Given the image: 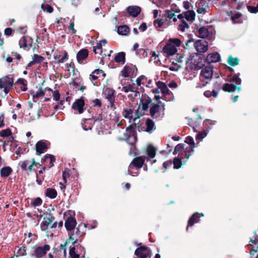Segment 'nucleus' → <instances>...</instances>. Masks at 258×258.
<instances>
[{"instance_id":"obj_22","label":"nucleus","mask_w":258,"mask_h":258,"mask_svg":"<svg viewBox=\"0 0 258 258\" xmlns=\"http://www.w3.org/2000/svg\"><path fill=\"white\" fill-rule=\"evenodd\" d=\"M138 69L136 66H134L132 67H131L130 66H125L123 69V70L121 71V76L124 78H126L129 77L130 74L131 73L132 74V75L134 74V72L136 71L137 72Z\"/></svg>"},{"instance_id":"obj_32","label":"nucleus","mask_w":258,"mask_h":258,"mask_svg":"<svg viewBox=\"0 0 258 258\" xmlns=\"http://www.w3.org/2000/svg\"><path fill=\"white\" fill-rule=\"evenodd\" d=\"M156 151L157 149L151 145H148L146 149V153L150 158H153L155 156Z\"/></svg>"},{"instance_id":"obj_34","label":"nucleus","mask_w":258,"mask_h":258,"mask_svg":"<svg viewBox=\"0 0 258 258\" xmlns=\"http://www.w3.org/2000/svg\"><path fill=\"white\" fill-rule=\"evenodd\" d=\"M123 90L125 93H127L128 92L136 93L135 96H137V94H139V92L138 91L139 89L138 87L135 86L134 84H130L127 86L123 87Z\"/></svg>"},{"instance_id":"obj_12","label":"nucleus","mask_w":258,"mask_h":258,"mask_svg":"<svg viewBox=\"0 0 258 258\" xmlns=\"http://www.w3.org/2000/svg\"><path fill=\"white\" fill-rule=\"evenodd\" d=\"M194 47L198 52L203 53L208 49V42L204 40H198L194 42Z\"/></svg>"},{"instance_id":"obj_44","label":"nucleus","mask_w":258,"mask_h":258,"mask_svg":"<svg viewBox=\"0 0 258 258\" xmlns=\"http://www.w3.org/2000/svg\"><path fill=\"white\" fill-rule=\"evenodd\" d=\"M241 14L239 13H237L231 16V20L234 24L241 23L242 21L241 19Z\"/></svg>"},{"instance_id":"obj_30","label":"nucleus","mask_w":258,"mask_h":258,"mask_svg":"<svg viewBox=\"0 0 258 258\" xmlns=\"http://www.w3.org/2000/svg\"><path fill=\"white\" fill-rule=\"evenodd\" d=\"M208 6L207 3L205 1H201L199 4L197 12L199 14H205L207 12Z\"/></svg>"},{"instance_id":"obj_14","label":"nucleus","mask_w":258,"mask_h":258,"mask_svg":"<svg viewBox=\"0 0 258 258\" xmlns=\"http://www.w3.org/2000/svg\"><path fill=\"white\" fill-rule=\"evenodd\" d=\"M83 250L84 254H85L84 248L80 244H73V246H70L69 250V254L71 258H79L80 253L78 250Z\"/></svg>"},{"instance_id":"obj_27","label":"nucleus","mask_w":258,"mask_h":258,"mask_svg":"<svg viewBox=\"0 0 258 258\" xmlns=\"http://www.w3.org/2000/svg\"><path fill=\"white\" fill-rule=\"evenodd\" d=\"M89 51L87 49H81L77 54V59L79 62L86 59L88 56Z\"/></svg>"},{"instance_id":"obj_43","label":"nucleus","mask_w":258,"mask_h":258,"mask_svg":"<svg viewBox=\"0 0 258 258\" xmlns=\"http://www.w3.org/2000/svg\"><path fill=\"white\" fill-rule=\"evenodd\" d=\"M40 114H27L25 117V119L28 122L39 119Z\"/></svg>"},{"instance_id":"obj_29","label":"nucleus","mask_w":258,"mask_h":258,"mask_svg":"<svg viewBox=\"0 0 258 258\" xmlns=\"http://www.w3.org/2000/svg\"><path fill=\"white\" fill-rule=\"evenodd\" d=\"M101 74H102L103 78L106 76V74L103 70L100 69H96L90 75V78L92 81H95L98 79Z\"/></svg>"},{"instance_id":"obj_64","label":"nucleus","mask_w":258,"mask_h":258,"mask_svg":"<svg viewBox=\"0 0 258 258\" xmlns=\"http://www.w3.org/2000/svg\"><path fill=\"white\" fill-rule=\"evenodd\" d=\"M144 80H147V78L144 75L140 76L136 80L137 85L138 86H141L142 84V81H144Z\"/></svg>"},{"instance_id":"obj_61","label":"nucleus","mask_w":258,"mask_h":258,"mask_svg":"<svg viewBox=\"0 0 258 258\" xmlns=\"http://www.w3.org/2000/svg\"><path fill=\"white\" fill-rule=\"evenodd\" d=\"M247 8L251 13L255 14L258 12V4L256 7L248 6Z\"/></svg>"},{"instance_id":"obj_41","label":"nucleus","mask_w":258,"mask_h":258,"mask_svg":"<svg viewBox=\"0 0 258 258\" xmlns=\"http://www.w3.org/2000/svg\"><path fill=\"white\" fill-rule=\"evenodd\" d=\"M146 125L147 126V128L145 130L146 132H151L155 129L154 122L150 119L147 120Z\"/></svg>"},{"instance_id":"obj_16","label":"nucleus","mask_w":258,"mask_h":258,"mask_svg":"<svg viewBox=\"0 0 258 258\" xmlns=\"http://www.w3.org/2000/svg\"><path fill=\"white\" fill-rule=\"evenodd\" d=\"M196 14L193 11H187L178 15L179 19H185L187 21L191 23L195 19Z\"/></svg>"},{"instance_id":"obj_50","label":"nucleus","mask_w":258,"mask_h":258,"mask_svg":"<svg viewBox=\"0 0 258 258\" xmlns=\"http://www.w3.org/2000/svg\"><path fill=\"white\" fill-rule=\"evenodd\" d=\"M185 150L184 145L182 144H178L175 147L173 154L176 155L177 153H180Z\"/></svg>"},{"instance_id":"obj_48","label":"nucleus","mask_w":258,"mask_h":258,"mask_svg":"<svg viewBox=\"0 0 258 258\" xmlns=\"http://www.w3.org/2000/svg\"><path fill=\"white\" fill-rule=\"evenodd\" d=\"M240 73L235 74L233 75L230 81L234 82L236 85H239L241 83V80L239 78Z\"/></svg>"},{"instance_id":"obj_13","label":"nucleus","mask_w":258,"mask_h":258,"mask_svg":"<svg viewBox=\"0 0 258 258\" xmlns=\"http://www.w3.org/2000/svg\"><path fill=\"white\" fill-rule=\"evenodd\" d=\"M137 258H151V251L150 249L144 246L138 248L135 252Z\"/></svg>"},{"instance_id":"obj_10","label":"nucleus","mask_w":258,"mask_h":258,"mask_svg":"<svg viewBox=\"0 0 258 258\" xmlns=\"http://www.w3.org/2000/svg\"><path fill=\"white\" fill-rule=\"evenodd\" d=\"M145 159L148 160H149V158L147 157L143 158L142 157H138L134 158L128 167V174L130 175L135 176V175L133 174V172L131 171L133 166L136 167L138 169L141 168L144 164Z\"/></svg>"},{"instance_id":"obj_23","label":"nucleus","mask_w":258,"mask_h":258,"mask_svg":"<svg viewBox=\"0 0 258 258\" xmlns=\"http://www.w3.org/2000/svg\"><path fill=\"white\" fill-rule=\"evenodd\" d=\"M77 224L76 220L71 216H69L65 221V227L67 230L72 231Z\"/></svg>"},{"instance_id":"obj_37","label":"nucleus","mask_w":258,"mask_h":258,"mask_svg":"<svg viewBox=\"0 0 258 258\" xmlns=\"http://www.w3.org/2000/svg\"><path fill=\"white\" fill-rule=\"evenodd\" d=\"M164 15L167 21V19H172L173 21L174 22H176L177 21V18H176V16L173 11V8H171L170 10H167V11H166Z\"/></svg>"},{"instance_id":"obj_6","label":"nucleus","mask_w":258,"mask_h":258,"mask_svg":"<svg viewBox=\"0 0 258 258\" xmlns=\"http://www.w3.org/2000/svg\"><path fill=\"white\" fill-rule=\"evenodd\" d=\"M175 58H172V60H170L172 66L169 67V70L172 71H177L182 66V64L185 60L186 62L187 61L185 60L184 55L183 54L179 55L177 54L175 56Z\"/></svg>"},{"instance_id":"obj_42","label":"nucleus","mask_w":258,"mask_h":258,"mask_svg":"<svg viewBox=\"0 0 258 258\" xmlns=\"http://www.w3.org/2000/svg\"><path fill=\"white\" fill-rule=\"evenodd\" d=\"M26 249L25 246H18L17 248H16L15 250V255L17 257L24 255L26 253Z\"/></svg>"},{"instance_id":"obj_11","label":"nucleus","mask_w":258,"mask_h":258,"mask_svg":"<svg viewBox=\"0 0 258 258\" xmlns=\"http://www.w3.org/2000/svg\"><path fill=\"white\" fill-rule=\"evenodd\" d=\"M50 249V247L48 244L38 246L35 249L33 255L35 258H42L49 251Z\"/></svg>"},{"instance_id":"obj_2","label":"nucleus","mask_w":258,"mask_h":258,"mask_svg":"<svg viewBox=\"0 0 258 258\" xmlns=\"http://www.w3.org/2000/svg\"><path fill=\"white\" fill-rule=\"evenodd\" d=\"M213 75V69L210 66H206L203 68L200 75V83L197 85V88H201L206 86L212 79Z\"/></svg>"},{"instance_id":"obj_39","label":"nucleus","mask_w":258,"mask_h":258,"mask_svg":"<svg viewBox=\"0 0 258 258\" xmlns=\"http://www.w3.org/2000/svg\"><path fill=\"white\" fill-rule=\"evenodd\" d=\"M222 89L226 92H234L236 89V86L233 84L226 83L224 84Z\"/></svg>"},{"instance_id":"obj_17","label":"nucleus","mask_w":258,"mask_h":258,"mask_svg":"<svg viewBox=\"0 0 258 258\" xmlns=\"http://www.w3.org/2000/svg\"><path fill=\"white\" fill-rule=\"evenodd\" d=\"M191 62L196 67L201 68L203 66V61L205 62V58H202V55L198 53L195 54L191 58Z\"/></svg>"},{"instance_id":"obj_46","label":"nucleus","mask_w":258,"mask_h":258,"mask_svg":"<svg viewBox=\"0 0 258 258\" xmlns=\"http://www.w3.org/2000/svg\"><path fill=\"white\" fill-rule=\"evenodd\" d=\"M218 92L215 90H213L212 91L210 90H207L204 92V95L207 98H209L211 96L216 98L218 95Z\"/></svg>"},{"instance_id":"obj_3","label":"nucleus","mask_w":258,"mask_h":258,"mask_svg":"<svg viewBox=\"0 0 258 258\" xmlns=\"http://www.w3.org/2000/svg\"><path fill=\"white\" fill-rule=\"evenodd\" d=\"M181 42L178 38H170L168 42L164 47L162 52L167 56H172L177 51V47L181 45Z\"/></svg>"},{"instance_id":"obj_52","label":"nucleus","mask_w":258,"mask_h":258,"mask_svg":"<svg viewBox=\"0 0 258 258\" xmlns=\"http://www.w3.org/2000/svg\"><path fill=\"white\" fill-rule=\"evenodd\" d=\"M239 62V59L237 57L233 58L232 56H229L228 58V63L231 66H235L237 65Z\"/></svg>"},{"instance_id":"obj_38","label":"nucleus","mask_w":258,"mask_h":258,"mask_svg":"<svg viewBox=\"0 0 258 258\" xmlns=\"http://www.w3.org/2000/svg\"><path fill=\"white\" fill-rule=\"evenodd\" d=\"M199 214L198 213H195L188 221V226L187 227V230L189 226H192L195 223H197L199 220Z\"/></svg>"},{"instance_id":"obj_62","label":"nucleus","mask_w":258,"mask_h":258,"mask_svg":"<svg viewBox=\"0 0 258 258\" xmlns=\"http://www.w3.org/2000/svg\"><path fill=\"white\" fill-rule=\"evenodd\" d=\"M156 84L157 88L153 89L152 91L153 93L159 94L160 93L159 89H160L161 90V81H159L157 82Z\"/></svg>"},{"instance_id":"obj_15","label":"nucleus","mask_w":258,"mask_h":258,"mask_svg":"<svg viewBox=\"0 0 258 258\" xmlns=\"http://www.w3.org/2000/svg\"><path fill=\"white\" fill-rule=\"evenodd\" d=\"M55 53L54 59L57 61L58 63H62L69 59V55L66 50L56 51Z\"/></svg>"},{"instance_id":"obj_58","label":"nucleus","mask_w":258,"mask_h":258,"mask_svg":"<svg viewBox=\"0 0 258 258\" xmlns=\"http://www.w3.org/2000/svg\"><path fill=\"white\" fill-rule=\"evenodd\" d=\"M45 95V91L42 90V88L40 87L39 88V91H37L35 94L33 95V98L34 99L35 98H38L41 96H43Z\"/></svg>"},{"instance_id":"obj_21","label":"nucleus","mask_w":258,"mask_h":258,"mask_svg":"<svg viewBox=\"0 0 258 258\" xmlns=\"http://www.w3.org/2000/svg\"><path fill=\"white\" fill-rule=\"evenodd\" d=\"M85 105L84 100L81 98L77 99L72 105V108L78 110L79 113H82L84 111L83 107Z\"/></svg>"},{"instance_id":"obj_31","label":"nucleus","mask_w":258,"mask_h":258,"mask_svg":"<svg viewBox=\"0 0 258 258\" xmlns=\"http://www.w3.org/2000/svg\"><path fill=\"white\" fill-rule=\"evenodd\" d=\"M114 60L117 63L124 64L125 62V53L124 52L117 53L114 57Z\"/></svg>"},{"instance_id":"obj_25","label":"nucleus","mask_w":258,"mask_h":258,"mask_svg":"<svg viewBox=\"0 0 258 258\" xmlns=\"http://www.w3.org/2000/svg\"><path fill=\"white\" fill-rule=\"evenodd\" d=\"M184 142L190 145V147L186 148L184 150V153L186 155L187 153L193 152L194 151V148H195V143L194 139L188 136L185 139Z\"/></svg>"},{"instance_id":"obj_60","label":"nucleus","mask_w":258,"mask_h":258,"mask_svg":"<svg viewBox=\"0 0 258 258\" xmlns=\"http://www.w3.org/2000/svg\"><path fill=\"white\" fill-rule=\"evenodd\" d=\"M191 152L187 153L186 155L184 153V150L182 151V153L179 154V157L181 160L184 159V158H186V161L188 159L189 156L191 155Z\"/></svg>"},{"instance_id":"obj_53","label":"nucleus","mask_w":258,"mask_h":258,"mask_svg":"<svg viewBox=\"0 0 258 258\" xmlns=\"http://www.w3.org/2000/svg\"><path fill=\"white\" fill-rule=\"evenodd\" d=\"M41 8L43 11L47 12L49 13H52L53 12V8L48 4H42Z\"/></svg>"},{"instance_id":"obj_47","label":"nucleus","mask_w":258,"mask_h":258,"mask_svg":"<svg viewBox=\"0 0 258 258\" xmlns=\"http://www.w3.org/2000/svg\"><path fill=\"white\" fill-rule=\"evenodd\" d=\"M19 44L20 48H23L24 49H26L28 46L27 43V38L25 36H23L20 39L19 41Z\"/></svg>"},{"instance_id":"obj_54","label":"nucleus","mask_w":258,"mask_h":258,"mask_svg":"<svg viewBox=\"0 0 258 258\" xmlns=\"http://www.w3.org/2000/svg\"><path fill=\"white\" fill-rule=\"evenodd\" d=\"M148 52L147 50L143 48H140L139 51L136 53L137 55H139L141 58H145L148 56Z\"/></svg>"},{"instance_id":"obj_55","label":"nucleus","mask_w":258,"mask_h":258,"mask_svg":"<svg viewBox=\"0 0 258 258\" xmlns=\"http://www.w3.org/2000/svg\"><path fill=\"white\" fill-rule=\"evenodd\" d=\"M69 177V171L65 170L62 173V178L64 180V183L62 182H60V184L61 185L60 188L61 189L65 188L64 183L67 182V178Z\"/></svg>"},{"instance_id":"obj_57","label":"nucleus","mask_w":258,"mask_h":258,"mask_svg":"<svg viewBox=\"0 0 258 258\" xmlns=\"http://www.w3.org/2000/svg\"><path fill=\"white\" fill-rule=\"evenodd\" d=\"M52 222V217L50 215L48 217H44L43 219V221L41 223V225H43L45 226H48L51 224Z\"/></svg>"},{"instance_id":"obj_5","label":"nucleus","mask_w":258,"mask_h":258,"mask_svg":"<svg viewBox=\"0 0 258 258\" xmlns=\"http://www.w3.org/2000/svg\"><path fill=\"white\" fill-rule=\"evenodd\" d=\"M14 83V78L11 75H8L0 79V89H4L6 94L9 93Z\"/></svg>"},{"instance_id":"obj_19","label":"nucleus","mask_w":258,"mask_h":258,"mask_svg":"<svg viewBox=\"0 0 258 258\" xmlns=\"http://www.w3.org/2000/svg\"><path fill=\"white\" fill-rule=\"evenodd\" d=\"M127 13L133 17H137L141 12V8L137 6H131L126 8Z\"/></svg>"},{"instance_id":"obj_28","label":"nucleus","mask_w":258,"mask_h":258,"mask_svg":"<svg viewBox=\"0 0 258 258\" xmlns=\"http://www.w3.org/2000/svg\"><path fill=\"white\" fill-rule=\"evenodd\" d=\"M83 235L84 233L81 232L80 231V226H79L78 228L76 230V233L70 234V240L72 241L73 244H77L78 240V237L82 236Z\"/></svg>"},{"instance_id":"obj_8","label":"nucleus","mask_w":258,"mask_h":258,"mask_svg":"<svg viewBox=\"0 0 258 258\" xmlns=\"http://www.w3.org/2000/svg\"><path fill=\"white\" fill-rule=\"evenodd\" d=\"M197 35L203 38L210 39L213 35V28L211 27H201L197 32Z\"/></svg>"},{"instance_id":"obj_63","label":"nucleus","mask_w":258,"mask_h":258,"mask_svg":"<svg viewBox=\"0 0 258 258\" xmlns=\"http://www.w3.org/2000/svg\"><path fill=\"white\" fill-rule=\"evenodd\" d=\"M53 99L55 101H58L60 99V94L58 90H55L53 92Z\"/></svg>"},{"instance_id":"obj_9","label":"nucleus","mask_w":258,"mask_h":258,"mask_svg":"<svg viewBox=\"0 0 258 258\" xmlns=\"http://www.w3.org/2000/svg\"><path fill=\"white\" fill-rule=\"evenodd\" d=\"M124 139L130 145H134L137 141V136L135 131L132 127H127L124 133Z\"/></svg>"},{"instance_id":"obj_45","label":"nucleus","mask_w":258,"mask_h":258,"mask_svg":"<svg viewBox=\"0 0 258 258\" xmlns=\"http://www.w3.org/2000/svg\"><path fill=\"white\" fill-rule=\"evenodd\" d=\"M189 28L188 24L185 21L184 19L181 20V22L178 26V30L182 32H185L186 29Z\"/></svg>"},{"instance_id":"obj_26","label":"nucleus","mask_w":258,"mask_h":258,"mask_svg":"<svg viewBox=\"0 0 258 258\" xmlns=\"http://www.w3.org/2000/svg\"><path fill=\"white\" fill-rule=\"evenodd\" d=\"M35 148L37 154L40 155L45 152L47 147L45 142L40 141L37 143Z\"/></svg>"},{"instance_id":"obj_49","label":"nucleus","mask_w":258,"mask_h":258,"mask_svg":"<svg viewBox=\"0 0 258 258\" xmlns=\"http://www.w3.org/2000/svg\"><path fill=\"white\" fill-rule=\"evenodd\" d=\"M32 58L35 63H40L45 59L44 57L37 54H34Z\"/></svg>"},{"instance_id":"obj_1","label":"nucleus","mask_w":258,"mask_h":258,"mask_svg":"<svg viewBox=\"0 0 258 258\" xmlns=\"http://www.w3.org/2000/svg\"><path fill=\"white\" fill-rule=\"evenodd\" d=\"M159 103L160 101L157 103H153L150 97L145 96L140 99L139 108L142 111H147L150 107L149 113H157L159 110Z\"/></svg>"},{"instance_id":"obj_51","label":"nucleus","mask_w":258,"mask_h":258,"mask_svg":"<svg viewBox=\"0 0 258 258\" xmlns=\"http://www.w3.org/2000/svg\"><path fill=\"white\" fill-rule=\"evenodd\" d=\"M174 168L178 169L182 165L181 159L178 157H175L173 161Z\"/></svg>"},{"instance_id":"obj_7","label":"nucleus","mask_w":258,"mask_h":258,"mask_svg":"<svg viewBox=\"0 0 258 258\" xmlns=\"http://www.w3.org/2000/svg\"><path fill=\"white\" fill-rule=\"evenodd\" d=\"M104 94L105 98L108 101V107L110 108L112 111L114 110L116 108L115 104H114L115 91L107 88L105 89Z\"/></svg>"},{"instance_id":"obj_18","label":"nucleus","mask_w":258,"mask_h":258,"mask_svg":"<svg viewBox=\"0 0 258 258\" xmlns=\"http://www.w3.org/2000/svg\"><path fill=\"white\" fill-rule=\"evenodd\" d=\"M173 94L168 89L167 86L162 82V100L170 101L172 99Z\"/></svg>"},{"instance_id":"obj_33","label":"nucleus","mask_w":258,"mask_h":258,"mask_svg":"<svg viewBox=\"0 0 258 258\" xmlns=\"http://www.w3.org/2000/svg\"><path fill=\"white\" fill-rule=\"evenodd\" d=\"M130 30V28L126 25H121L117 27V33L120 35H127Z\"/></svg>"},{"instance_id":"obj_20","label":"nucleus","mask_w":258,"mask_h":258,"mask_svg":"<svg viewBox=\"0 0 258 258\" xmlns=\"http://www.w3.org/2000/svg\"><path fill=\"white\" fill-rule=\"evenodd\" d=\"M35 165L36 163L34 159H32V160H26L21 161L19 163V165L23 170H26L27 167H28V170L29 171H31L33 170V167Z\"/></svg>"},{"instance_id":"obj_56","label":"nucleus","mask_w":258,"mask_h":258,"mask_svg":"<svg viewBox=\"0 0 258 258\" xmlns=\"http://www.w3.org/2000/svg\"><path fill=\"white\" fill-rule=\"evenodd\" d=\"M42 203V201L40 198H37L32 200L31 205L33 207L40 206Z\"/></svg>"},{"instance_id":"obj_35","label":"nucleus","mask_w":258,"mask_h":258,"mask_svg":"<svg viewBox=\"0 0 258 258\" xmlns=\"http://www.w3.org/2000/svg\"><path fill=\"white\" fill-rule=\"evenodd\" d=\"M45 195L50 199H54L57 196V191L53 188H48L45 191Z\"/></svg>"},{"instance_id":"obj_4","label":"nucleus","mask_w":258,"mask_h":258,"mask_svg":"<svg viewBox=\"0 0 258 258\" xmlns=\"http://www.w3.org/2000/svg\"><path fill=\"white\" fill-rule=\"evenodd\" d=\"M124 117L128 119L131 123V125L128 127H132L133 129V126H134L139 131L142 130L141 126L143 124V121L141 120L139 114H134V115L133 114H124Z\"/></svg>"},{"instance_id":"obj_59","label":"nucleus","mask_w":258,"mask_h":258,"mask_svg":"<svg viewBox=\"0 0 258 258\" xmlns=\"http://www.w3.org/2000/svg\"><path fill=\"white\" fill-rule=\"evenodd\" d=\"M11 131L10 129L7 128L4 130H2L0 132V136L2 137L5 138L10 136L11 135Z\"/></svg>"},{"instance_id":"obj_24","label":"nucleus","mask_w":258,"mask_h":258,"mask_svg":"<svg viewBox=\"0 0 258 258\" xmlns=\"http://www.w3.org/2000/svg\"><path fill=\"white\" fill-rule=\"evenodd\" d=\"M208 63L217 62L220 60V54L217 52L209 54L205 58Z\"/></svg>"},{"instance_id":"obj_40","label":"nucleus","mask_w":258,"mask_h":258,"mask_svg":"<svg viewBox=\"0 0 258 258\" xmlns=\"http://www.w3.org/2000/svg\"><path fill=\"white\" fill-rule=\"evenodd\" d=\"M12 172V168L9 166L3 167L1 170V175L3 177H8Z\"/></svg>"},{"instance_id":"obj_36","label":"nucleus","mask_w":258,"mask_h":258,"mask_svg":"<svg viewBox=\"0 0 258 258\" xmlns=\"http://www.w3.org/2000/svg\"><path fill=\"white\" fill-rule=\"evenodd\" d=\"M15 84L22 85V86L20 87L22 91H25L27 89V81L25 79L19 78L15 83Z\"/></svg>"}]
</instances>
